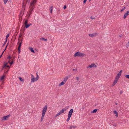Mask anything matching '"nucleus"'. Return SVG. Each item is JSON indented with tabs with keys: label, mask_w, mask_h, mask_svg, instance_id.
I'll return each mask as SVG.
<instances>
[{
	"label": "nucleus",
	"mask_w": 129,
	"mask_h": 129,
	"mask_svg": "<svg viewBox=\"0 0 129 129\" xmlns=\"http://www.w3.org/2000/svg\"><path fill=\"white\" fill-rule=\"evenodd\" d=\"M74 57L78 56L81 57L83 56H85L86 55L85 54L80 53L79 51H78L76 52L74 54Z\"/></svg>",
	"instance_id": "nucleus-1"
},
{
	"label": "nucleus",
	"mask_w": 129,
	"mask_h": 129,
	"mask_svg": "<svg viewBox=\"0 0 129 129\" xmlns=\"http://www.w3.org/2000/svg\"><path fill=\"white\" fill-rule=\"evenodd\" d=\"M33 1L31 2L30 4V6L31 7L30 9L33 10L35 8V4L37 2V0H33Z\"/></svg>",
	"instance_id": "nucleus-2"
},
{
	"label": "nucleus",
	"mask_w": 129,
	"mask_h": 129,
	"mask_svg": "<svg viewBox=\"0 0 129 129\" xmlns=\"http://www.w3.org/2000/svg\"><path fill=\"white\" fill-rule=\"evenodd\" d=\"M24 25H25V27H23V26H22V28H21V31L22 33H23L24 31H25L24 27L26 28H27L29 27V24H25Z\"/></svg>",
	"instance_id": "nucleus-3"
},
{
	"label": "nucleus",
	"mask_w": 129,
	"mask_h": 129,
	"mask_svg": "<svg viewBox=\"0 0 129 129\" xmlns=\"http://www.w3.org/2000/svg\"><path fill=\"white\" fill-rule=\"evenodd\" d=\"M30 0H24L23 2L22 3V7L23 8L25 7L26 5L27 2L29 3Z\"/></svg>",
	"instance_id": "nucleus-4"
},
{
	"label": "nucleus",
	"mask_w": 129,
	"mask_h": 129,
	"mask_svg": "<svg viewBox=\"0 0 129 129\" xmlns=\"http://www.w3.org/2000/svg\"><path fill=\"white\" fill-rule=\"evenodd\" d=\"M66 109H62L61 110L60 112H59L54 117L55 118L57 116L59 115H60L61 114L63 113L64 112V110H66Z\"/></svg>",
	"instance_id": "nucleus-5"
},
{
	"label": "nucleus",
	"mask_w": 129,
	"mask_h": 129,
	"mask_svg": "<svg viewBox=\"0 0 129 129\" xmlns=\"http://www.w3.org/2000/svg\"><path fill=\"white\" fill-rule=\"evenodd\" d=\"M22 39H21L20 40V41H21L18 47V51L19 53H20V48L21 46V44L22 43Z\"/></svg>",
	"instance_id": "nucleus-6"
},
{
	"label": "nucleus",
	"mask_w": 129,
	"mask_h": 129,
	"mask_svg": "<svg viewBox=\"0 0 129 129\" xmlns=\"http://www.w3.org/2000/svg\"><path fill=\"white\" fill-rule=\"evenodd\" d=\"M47 109V106L46 105L45 107H44L43 109L42 110V114L45 115V113L46 112Z\"/></svg>",
	"instance_id": "nucleus-7"
},
{
	"label": "nucleus",
	"mask_w": 129,
	"mask_h": 129,
	"mask_svg": "<svg viewBox=\"0 0 129 129\" xmlns=\"http://www.w3.org/2000/svg\"><path fill=\"white\" fill-rule=\"evenodd\" d=\"M8 64V63H6L5 62H4V65L3 67L2 68V70H3V69L6 67H7L9 68H10V67L8 65H7Z\"/></svg>",
	"instance_id": "nucleus-8"
},
{
	"label": "nucleus",
	"mask_w": 129,
	"mask_h": 129,
	"mask_svg": "<svg viewBox=\"0 0 129 129\" xmlns=\"http://www.w3.org/2000/svg\"><path fill=\"white\" fill-rule=\"evenodd\" d=\"M10 116V115H9L5 116H4L2 118V120H5L8 119V117Z\"/></svg>",
	"instance_id": "nucleus-9"
},
{
	"label": "nucleus",
	"mask_w": 129,
	"mask_h": 129,
	"mask_svg": "<svg viewBox=\"0 0 129 129\" xmlns=\"http://www.w3.org/2000/svg\"><path fill=\"white\" fill-rule=\"evenodd\" d=\"M73 112V109H71L69 111L68 113V116H69L70 117H71L72 114Z\"/></svg>",
	"instance_id": "nucleus-10"
},
{
	"label": "nucleus",
	"mask_w": 129,
	"mask_h": 129,
	"mask_svg": "<svg viewBox=\"0 0 129 129\" xmlns=\"http://www.w3.org/2000/svg\"><path fill=\"white\" fill-rule=\"evenodd\" d=\"M129 15V11H127L124 14L123 16V18L125 19Z\"/></svg>",
	"instance_id": "nucleus-11"
},
{
	"label": "nucleus",
	"mask_w": 129,
	"mask_h": 129,
	"mask_svg": "<svg viewBox=\"0 0 129 129\" xmlns=\"http://www.w3.org/2000/svg\"><path fill=\"white\" fill-rule=\"evenodd\" d=\"M93 67H96V66L94 63H92L91 65H89L87 67V68H91Z\"/></svg>",
	"instance_id": "nucleus-12"
},
{
	"label": "nucleus",
	"mask_w": 129,
	"mask_h": 129,
	"mask_svg": "<svg viewBox=\"0 0 129 129\" xmlns=\"http://www.w3.org/2000/svg\"><path fill=\"white\" fill-rule=\"evenodd\" d=\"M97 34L96 33H93L92 34H89L88 35L89 36L91 37H93L97 35Z\"/></svg>",
	"instance_id": "nucleus-13"
},
{
	"label": "nucleus",
	"mask_w": 129,
	"mask_h": 129,
	"mask_svg": "<svg viewBox=\"0 0 129 129\" xmlns=\"http://www.w3.org/2000/svg\"><path fill=\"white\" fill-rule=\"evenodd\" d=\"M65 81H63L59 84V86H60L61 85H63L65 83Z\"/></svg>",
	"instance_id": "nucleus-14"
},
{
	"label": "nucleus",
	"mask_w": 129,
	"mask_h": 129,
	"mask_svg": "<svg viewBox=\"0 0 129 129\" xmlns=\"http://www.w3.org/2000/svg\"><path fill=\"white\" fill-rule=\"evenodd\" d=\"M6 75H3L1 77L0 80L1 81H4L3 80L4 78H5Z\"/></svg>",
	"instance_id": "nucleus-15"
},
{
	"label": "nucleus",
	"mask_w": 129,
	"mask_h": 129,
	"mask_svg": "<svg viewBox=\"0 0 129 129\" xmlns=\"http://www.w3.org/2000/svg\"><path fill=\"white\" fill-rule=\"evenodd\" d=\"M36 81V78H35L34 77H33L31 79V82H33Z\"/></svg>",
	"instance_id": "nucleus-16"
},
{
	"label": "nucleus",
	"mask_w": 129,
	"mask_h": 129,
	"mask_svg": "<svg viewBox=\"0 0 129 129\" xmlns=\"http://www.w3.org/2000/svg\"><path fill=\"white\" fill-rule=\"evenodd\" d=\"M29 49L33 53H35V50H34L33 49L32 47L29 48Z\"/></svg>",
	"instance_id": "nucleus-17"
},
{
	"label": "nucleus",
	"mask_w": 129,
	"mask_h": 129,
	"mask_svg": "<svg viewBox=\"0 0 129 129\" xmlns=\"http://www.w3.org/2000/svg\"><path fill=\"white\" fill-rule=\"evenodd\" d=\"M98 109H95L93 111H91V113H95L96 112Z\"/></svg>",
	"instance_id": "nucleus-18"
},
{
	"label": "nucleus",
	"mask_w": 129,
	"mask_h": 129,
	"mask_svg": "<svg viewBox=\"0 0 129 129\" xmlns=\"http://www.w3.org/2000/svg\"><path fill=\"white\" fill-rule=\"evenodd\" d=\"M33 10H32L31 9H30L29 11V13H28V17H29L30 16V14L32 13V12Z\"/></svg>",
	"instance_id": "nucleus-19"
},
{
	"label": "nucleus",
	"mask_w": 129,
	"mask_h": 129,
	"mask_svg": "<svg viewBox=\"0 0 129 129\" xmlns=\"http://www.w3.org/2000/svg\"><path fill=\"white\" fill-rule=\"evenodd\" d=\"M113 113H114V114H116V117H118V112H117V111H116V110H114L113 111Z\"/></svg>",
	"instance_id": "nucleus-20"
},
{
	"label": "nucleus",
	"mask_w": 129,
	"mask_h": 129,
	"mask_svg": "<svg viewBox=\"0 0 129 129\" xmlns=\"http://www.w3.org/2000/svg\"><path fill=\"white\" fill-rule=\"evenodd\" d=\"M76 127L77 126H76L72 125L70 126L69 129H72V128H76Z\"/></svg>",
	"instance_id": "nucleus-21"
},
{
	"label": "nucleus",
	"mask_w": 129,
	"mask_h": 129,
	"mask_svg": "<svg viewBox=\"0 0 129 129\" xmlns=\"http://www.w3.org/2000/svg\"><path fill=\"white\" fill-rule=\"evenodd\" d=\"M44 115H45L44 114H42V117H41V122H42L43 120V119L44 118Z\"/></svg>",
	"instance_id": "nucleus-22"
},
{
	"label": "nucleus",
	"mask_w": 129,
	"mask_h": 129,
	"mask_svg": "<svg viewBox=\"0 0 129 129\" xmlns=\"http://www.w3.org/2000/svg\"><path fill=\"white\" fill-rule=\"evenodd\" d=\"M53 10V6H51L50 8V11L51 13H52Z\"/></svg>",
	"instance_id": "nucleus-23"
},
{
	"label": "nucleus",
	"mask_w": 129,
	"mask_h": 129,
	"mask_svg": "<svg viewBox=\"0 0 129 129\" xmlns=\"http://www.w3.org/2000/svg\"><path fill=\"white\" fill-rule=\"evenodd\" d=\"M19 80L22 82H23L24 81V79H23L21 77H19Z\"/></svg>",
	"instance_id": "nucleus-24"
},
{
	"label": "nucleus",
	"mask_w": 129,
	"mask_h": 129,
	"mask_svg": "<svg viewBox=\"0 0 129 129\" xmlns=\"http://www.w3.org/2000/svg\"><path fill=\"white\" fill-rule=\"evenodd\" d=\"M39 78V75L38 74V72L37 73V77L36 78V80H38Z\"/></svg>",
	"instance_id": "nucleus-25"
},
{
	"label": "nucleus",
	"mask_w": 129,
	"mask_h": 129,
	"mask_svg": "<svg viewBox=\"0 0 129 129\" xmlns=\"http://www.w3.org/2000/svg\"><path fill=\"white\" fill-rule=\"evenodd\" d=\"M28 22V19H26L25 20V21L24 22V25L27 24Z\"/></svg>",
	"instance_id": "nucleus-26"
},
{
	"label": "nucleus",
	"mask_w": 129,
	"mask_h": 129,
	"mask_svg": "<svg viewBox=\"0 0 129 129\" xmlns=\"http://www.w3.org/2000/svg\"><path fill=\"white\" fill-rule=\"evenodd\" d=\"M68 79V77H66L64 79V80L63 81H65V83H66L67 80Z\"/></svg>",
	"instance_id": "nucleus-27"
},
{
	"label": "nucleus",
	"mask_w": 129,
	"mask_h": 129,
	"mask_svg": "<svg viewBox=\"0 0 129 129\" xmlns=\"http://www.w3.org/2000/svg\"><path fill=\"white\" fill-rule=\"evenodd\" d=\"M119 77L116 76V77L115 78V80H116L117 81H118Z\"/></svg>",
	"instance_id": "nucleus-28"
},
{
	"label": "nucleus",
	"mask_w": 129,
	"mask_h": 129,
	"mask_svg": "<svg viewBox=\"0 0 129 129\" xmlns=\"http://www.w3.org/2000/svg\"><path fill=\"white\" fill-rule=\"evenodd\" d=\"M41 40H44L45 41H47V39H45L44 38H41Z\"/></svg>",
	"instance_id": "nucleus-29"
},
{
	"label": "nucleus",
	"mask_w": 129,
	"mask_h": 129,
	"mask_svg": "<svg viewBox=\"0 0 129 129\" xmlns=\"http://www.w3.org/2000/svg\"><path fill=\"white\" fill-rule=\"evenodd\" d=\"M23 15V13L22 12H21V13L19 15L20 17H22V16Z\"/></svg>",
	"instance_id": "nucleus-30"
},
{
	"label": "nucleus",
	"mask_w": 129,
	"mask_h": 129,
	"mask_svg": "<svg viewBox=\"0 0 129 129\" xmlns=\"http://www.w3.org/2000/svg\"><path fill=\"white\" fill-rule=\"evenodd\" d=\"M12 62H10V64L11 65H12L13 64V63H14V62L13 61V59H12Z\"/></svg>",
	"instance_id": "nucleus-31"
},
{
	"label": "nucleus",
	"mask_w": 129,
	"mask_h": 129,
	"mask_svg": "<svg viewBox=\"0 0 129 129\" xmlns=\"http://www.w3.org/2000/svg\"><path fill=\"white\" fill-rule=\"evenodd\" d=\"M125 76L126 78L129 79V75H125Z\"/></svg>",
	"instance_id": "nucleus-32"
},
{
	"label": "nucleus",
	"mask_w": 129,
	"mask_h": 129,
	"mask_svg": "<svg viewBox=\"0 0 129 129\" xmlns=\"http://www.w3.org/2000/svg\"><path fill=\"white\" fill-rule=\"evenodd\" d=\"M71 117H70L69 116H68V117L67 119V121H68L70 120Z\"/></svg>",
	"instance_id": "nucleus-33"
},
{
	"label": "nucleus",
	"mask_w": 129,
	"mask_h": 129,
	"mask_svg": "<svg viewBox=\"0 0 129 129\" xmlns=\"http://www.w3.org/2000/svg\"><path fill=\"white\" fill-rule=\"evenodd\" d=\"M39 114H36V117L37 118H38L39 116Z\"/></svg>",
	"instance_id": "nucleus-34"
},
{
	"label": "nucleus",
	"mask_w": 129,
	"mask_h": 129,
	"mask_svg": "<svg viewBox=\"0 0 129 129\" xmlns=\"http://www.w3.org/2000/svg\"><path fill=\"white\" fill-rule=\"evenodd\" d=\"M125 7H124L123 8H122V9L120 11V12H122L125 9Z\"/></svg>",
	"instance_id": "nucleus-35"
},
{
	"label": "nucleus",
	"mask_w": 129,
	"mask_h": 129,
	"mask_svg": "<svg viewBox=\"0 0 129 129\" xmlns=\"http://www.w3.org/2000/svg\"><path fill=\"white\" fill-rule=\"evenodd\" d=\"M4 2V4H5L7 2V1H8V0H3Z\"/></svg>",
	"instance_id": "nucleus-36"
},
{
	"label": "nucleus",
	"mask_w": 129,
	"mask_h": 129,
	"mask_svg": "<svg viewBox=\"0 0 129 129\" xmlns=\"http://www.w3.org/2000/svg\"><path fill=\"white\" fill-rule=\"evenodd\" d=\"M9 34H7V35L6 36V39H8V38L9 37Z\"/></svg>",
	"instance_id": "nucleus-37"
},
{
	"label": "nucleus",
	"mask_w": 129,
	"mask_h": 129,
	"mask_svg": "<svg viewBox=\"0 0 129 129\" xmlns=\"http://www.w3.org/2000/svg\"><path fill=\"white\" fill-rule=\"evenodd\" d=\"M129 46V44L128 43L126 45V48H128Z\"/></svg>",
	"instance_id": "nucleus-38"
},
{
	"label": "nucleus",
	"mask_w": 129,
	"mask_h": 129,
	"mask_svg": "<svg viewBox=\"0 0 129 129\" xmlns=\"http://www.w3.org/2000/svg\"><path fill=\"white\" fill-rule=\"evenodd\" d=\"M117 81H117L116 80H115L113 83H114V84H116L117 82Z\"/></svg>",
	"instance_id": "nucleus-39"
},
{
	"label": "nucleus",
	"mask_w": 129,
	"mask_h": 129,
	"mask_svg": "<svg viewBox=\"0 0 129 129\" xmlns=\"http://www.w3.org/2000/svg\"><path fill=\"white\" fill-rule=\"evenodd\" d=\"M121 75L119 74L118 73L117 74V75H116V76L120 77L121 76Z\"/></svg>",
	"instance_id": "nucleus-40"
},
{
	"label": "nucleus",
	"mask_w": 129,
	"mask_h": 129,
	"mask_svg": "<svg viewBox=\"0 0 129 129\" xmlns=\"http://www.w3.org/2000/svg\"><path fill=\"white\" fill-rule=\"evenodd\" d=\"M90 18L91 19H95V17H93L92 16H91V17H90Z\"/></svg>",
	"instance_id": "nucleus-41"
},
{
	"label": "nucleus",
	"mask_w": 129,
	"mask_h": 129,
	"mask_svg": "<svg viewBox=\"0 0 129 129\" xmlns=\"http://www.w3.org/2000/svg\"><path fill=\"white\" fill-rule=\"evenodd\" d=\"M67 8V6L66 5H64L63 7V8L64 9H65Z\"/></svg>",
	"instance_id": "nucleus-42"
},
{
	"label": "nucleus",
	"mask_w": 129,
	"mask_h": 129,
	"mask_svg": "<svg viewBox=\"0 0 129 129\" xmlns=\"http://www.w3.org/2000/svg\"><path fill=\"white\" fill-rule=\"evenodd\" d=\"M87 0H84L83 1V3L84 4H85L86 3Z\"/></svg>",
	"instance_id": "nucleus-43"
},
{
	"label": "nucleus",
	"mask_w": 129,
	"mask_h": 129,
	"mask_svg": "<svg viewBox=\"0 0 129 129\" xmlns=\"http://www.w3.org/2000/svg\"><path fill=\"white\" fill-rule=\"evenodd\" d=\"M11 59V56H9L8 57H7V59Z\"/></svg>",
	"instance_id": "nucleus-44"
},
{
	"label": "nucleus",
	"mask_w": 129,
	"mask_h": 129,
	"mask_svg": "<svg viewBox=\"0 0 129 129\" xmlns=\"http://www.w3.org/2000/svg\"><path fill=\"white\" fill-rule=\"evenodd\" d=\"M76 80L77 81H78L79 80V78H78V77H76Z\"/></svg>",
	"instance_id": "nucleus-45"
},
{
	"label": "nucleus",
	"mask_w": 129,
	"mask_h": 129,
	"mask_svg": "<svg viewBox=\"0 0 129 129\" xmlns=\"http://www.w3.org/2000/svg\"><path fill=\"white\" fill-rule=\"evenodd\" d=\"M123 93L122 91H120V94H121Z\"/></svg>",
	"instance_id": "nucleus-46"
},
{
	"label": "nucleus",
	"mask_w": 129,
	"mask_h": 129,
	"mask_svg": "<svg viewBox=\"0 0 129 129\" xmlns=\"http://www.w3.org/2000/svg\"><path fill=\"white\" fill-rule=\"evenodd\" d=\"M73 71H77V69H73Z\"/></svg>",
	"instance_id": "nucleus-47"
},
{
	"label": "nucleus",
	"mask_w": 129,
	"mask_h": 129,
	"mask_svg": "<svg viewBox=\"0 0 129 129\" xmlns=\"http://www.w3.org/2000/svg\"><path fill=\"white\" fill-rule=\"evenodd\" d=\"M115 84H114V83H113L112 85V87H113V86H114V85H115Z\"/></svg>",
	"instance_id": "nucleus-48"
},
{
	"label": "nucleus",
	"mask_w": 129,
	"mask_h": 129,
	"mask_svg": "<svg viewBox=\"0 0 129 129\" xmlns=\"http://www.w3.org/2000/svg\"><path fill=\"white\" fill-rule=\"evenodd\" d=\"M6 44L5 43H4L2 45V47H4Z\"/></svg>",
	"instance_id": "nucleus-49"
},
{
	"label": "nucleus",
	"mask_w": 129,
	"mask_h": 129,
	"mask_svg": "<svg viewBox=\"0 0 129 129\" xmlns=\"http://www.w3.org/2000/svg\"><path fill=\"white\" fill-rule=\"evenodd\" d=\"M7 39H6V41H5V42L4 43H6L7 42Z\"/></svg>",
	"instance_id": "nucleus-50"
},
{
	"label": "nucleus",
	"mask_w": 129,
	"mask_h": 129,
	"mask_svg": "<svg viewBox=\"0 0 129 129\" xmlns=\"http://www.w3.org/2000/svg\"><path fill=\"white\" fill-rule=\"evenodd\" d=\"M6 48H7V47H6L5 49L4 50V51H5L6 50Z\"/></svg>",
	"instance_id": "nucleus-51"
},
{
	"label": "nucleus",
	"mask_w": 129,
	"mask_h": 129,
	"mask_svg": "<svg viewBox=\"0 0 129 129\" xmlns=\"http://www.w3.org/2000/svg\"><path fill=\"white\" fill-rule=\"evenodd\" d=\"M10 60H9V61H8V62H7V63H10Z\"/></svg>",
	"instance_id": "nucleus-52"
},
{
	"label": "nucleus",
	"mask_w": 129,
	"mask_h": 129,
	"mask_svg": "<svg viewBox=\"0 0 129 129\" xmlns=\"http://www.w3.org/2000/svg\"><path fill=\"white\" fill-rule=\"evenodd\" d=\"M1 8L2 9H3L4 10V7L3 6L1 7Z\"/></svg>",
	"instance_id": "nucleus-53"
},
{
	"label": "nucleus",
	"mask_w": 129,
	"mask_h": 129,
	"mask_svg": "<svg viewBox=\"0 0 129 129\" xmlns=\"http://www.w3.org/2000/svg\"><path fill=\"white\" fill-rule=\"evenodd\" d=\"M29 26L30 25H32V24L31 23H29V24H28Z\"/></svg>",
	"instance_id": "nucleus-54"
},
{
	"label": "nucleus",
	"mask_w": 129,
	"mask_h": 129,
	"mask_svg": "<svg viewBox=\"0 0 129 129\" xmlns=\"http://www.w3.org/2000/svg\"><path fill=\"white\" fill-rule=\"evenodd\" d=\"M3 55L2 54H1V55L0 56V58Z\"/></svg>",
	"instance_id": "nucleus-55"
},
{
	"label": "nucleus",
	"mask_w": 129,
	"mask_h": 129,
	"mask_svg": "<svg viewBox=\"0 0 129 129\" xmlns=\"http://www.w3.org/2000/svg\"><path fill=\"white\" fill-rule=\"evenodd\" d=\"M31 76L32 78L33 77H34L33 75H31Z\"/></svg>",
	"instance_id": "nucleus-56"
},
{
	"label": "nucleus",
	"mask_w": 129,
	"mask_h": 129,
	"mask_svg": "<svg viewBox=\"0 0 129 129\" xmlns=\"http://www.w3.org/2000/svg\"><path fill=\"white\" fill-rule=\"evenodd\" d=\"M119 74H120L121 75V73L120 72H119L118 73Z\"/></svg>",
	"instance_id": "nucleus-57"
},
{
	"label": "nucleus",
	"mask_w": 129,
	"mask_h": 129,
	"mask_svg": "<svg viewBox=\"0 0 129 129\" xmlns=\"http://www.w3.org/2000/svg\"><path fill=\"white\" fill-rule=\"evenodd\" d=\"M122 70H121L119 72L122 73Z\"/></svg>",
	"instance_id": "nucleus-58"
},
{
	"label": "nucleus",
	"mask_w": 129,
	"mask_h": 129,
	"mask_svg": "<svg viewBox=\"0 0 129 129\" xmlns=\"http://www.w3.org/2000/svg\"><path fill=\"white\" fill-rule=\"evenodd\" d=\"M8 43L7 44V45H6V47H7V46H8Z\"/></svg>",
	"instance_id": "nucleus-59"
},
{
	"label": "nucleus",
	"mask_w": 129,
	"mask_h": 129,
	"mask_svg": "<svg viewBox=\"0 0 129 129\" xmlns=\"http://www.w3.org/2000/svg\"><path fill=\"white\" fill-rule=\"evenodd\" d=\"M4 52H5V51H3V52H2V55H3V53Z\"/></svg>",
	"instance_id": "nucleus-60"
},
{
	"label": "nucleus",
	"mask_w": 129,
	"mask_h": 129,
	"mask_svg": "<svg viewBox=\"0 0 129 129\" xmlns=\"http://www.w3.org/2000/svg\"><path fill=\"white\" fill-rule=\"evenodd\" d=\"M8 70L7 71H6V73L7 74L8 73Z\"/></svg>",
	"instance_id": "nucleus-61"
},
{
	"label": "nucleus",
	"mask_w": 129,
	"mask_h": 129,
	"mask_svg": "<svg viewBox=\"0 0 129 129\" xmlns=\"http://www.w3.org/2000/svg\"><path fill=\"white\" fill-rule=\"evenodd\" d=\"M21 37V36L20 35H19V38Z\"/></svg>",
	"instance_id": "nucleus-62"
},
{
	"label": "nucleus",
	"mask_w": 129,
	"mask_h": 129,
	"mask_svg": "<svg viewBox=\"0 0 129 129\" xmlns=\"http://www.w3.org/2000/svg\"><path fill=\"white\" fill-rule=\"evenodd\" d=\"M119 37H121V36L120 35L119 36Z\"/></svg>",
	"instance_id": "nucleus-63"
},
{
	"label": "nucleus",
	"mask_w": 129,
	"mask_h": 129,
	"mask_svg": "<svg viewBox=\"0 0 129 129\" xmlns=\"http://www.w3.org/2000/svg\"><path fill=\"white\" fill-rule=\"evenodd\" d=\"M13 36H14L15 37H16V36H15V35H14Z\"/></svg>",
	"instance_id": "nucleus-64"
}]
</instances>
